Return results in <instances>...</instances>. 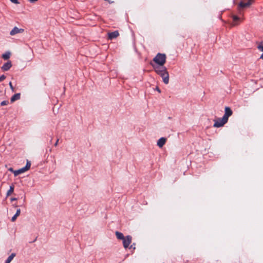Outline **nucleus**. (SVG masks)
Here are the masks:
<instances>
[{
	"instance_id": "obj_1",
	"label": "nucleus",
	"mask_w": 263,
	"mask_h": 263,
	"mask_svg": "<svg viewBox=\"0 0 263 263\" xmlns=\"http://www.w3.org/2000/svg\"><path fill=\"white\" fill-rule=\"evenodd\" d=\"M166 56L164 53H158L153 60L154 65H164L166 62Z\"/></svg>"
},
{
	"instance_id": "obj_2",
	"label": "nucleus",
	"mask_w": 263,
	"mask_h": 263,
	"mask_svg": "<svg viewBox=\"0 0 263 263\" xmlns=\"http://www.w3.org/2000/svg\"><path fill=\"white\" fill-rule=\"evenodd\" d=\"M150 64L153 66L155 72L159 75L164 73L167 70L164 65H154L152 62H150Z\"/></svg>"
},
{
	"instance_id": "obj_3",
	"label": "nucleus",
	"mask_w": 263,
	"mask_h": 263,
	"mask_svg": "<svg viewBox=\"0 0 263 263\" xmlns=\"http://www.w3.org/2000/svg\"><path fill=\"white\" fill-rule=\"evenodd\" d=\"M30 166H31V163L28 161L25 167H24L21 169H19L18 170H16V171H15V172H14V176H16L18 175L19 174L23 173L25 172L28 171L30 168Z\"/></svg>"
},
{
	"instance_id": "obj_4",
	"label": "nucleus",
	"mask_w": 263,
	"mask_h": 263,
	"mask_svg": "<svg viewBox=\"0 0 263 263\" xmlns=\"http://www.w3.org/2000/svg\"><path fill=\"white\" fill-rule=\"evenodd\" d=\"M228 121L227 120H223V117L218 118L217 120L214 121L213 126L215 127H220L223 126Z\"/></svg>"
},
{
	"instance_id": "obj_5",
	"label": "nucleus",
	"mask_w": 263,
	"mask_h": 263,
	"mask_svg": "<svg viewBox=\"0 0 263 263\" xmlns=\"http://www.w3.org/2000/svg\"><path fill=\"white\" fill-rule=\"evenodd\" d=\"M122 240L124 248L125 249H127L132 242V236L128 235L126 236Z\"/></svg>"
},
{
	"instance_id": "obj_6",
	"label": "nucleus",
	"mask_w": 263,
	"mask_h": 263,
	"mask_svg": "<svg viewBox=\"0 0 263 263\" xmlns=\"http://www.w3.org/2000/svg\"><path fill=\"white\" fill-rule=\"evenodd\" d=\"M232 110L229 107H226L224 109V114L223 115V120H227L228 121L229 117H230L232 115Z\"/></svg>"
},
{
	"instance_id": "obj_7",
	"label": "nucleus",
	"mask_w": 263,
	"mask_h": 263,
	"mask_svg": "<svg viewBox=\"0 0 263 263\" xmlns=\"http://www.w3.org/2000/svg\"><path fill=\"white\" fill-rule=\"evenodd\" d=\"M163 79V81L165 84H168L169 82V74L167 70L164 73L160 74Z\"/></svg>"
},
{
	"instance_id": "obj_8",
	"label": "nucleus",
	"mask_w": 263,
	"mask_h": 263,
	"mask_svg": "<svg viewBox=\"0 0 263 263\" xmlns=\"http://www.w3.org/2000/svg\"><path fill=\"white\" fill-rule=\"evenodd\" d=\"M24 30L23 29H19L17 27H14L13 29L10 31V34L11 35H14L17 33L23 32Z\"/></svg>"
},
{
	"instance_id": "obj_9",
	"label": "nucleus",
	"mask_w": 263,
	"mask_h": 263,
	"mask_svg": "<svg viewBox=\"0 0 263 263\" xmlns=\"http://www.w3.org/2000/svg\"><path fill=\"white\" fill-rule=\"evenodd\" d=\"M108 37L110 40H112L117 38L119 35V32L118 31H115L111 32L108 33Z\"/></svg>"
},
{
	"instance_id": "obj_10",
	"label": "nucleus",
	"mask_w": 263,
	"mask_h": 263,
	"mask_svg": "<svg viewBox=\"0 0 263 263\" xmlns=\"http://www.w3.org/2000/svg\"><path fill=\"white\" fill-rule=\"evenodd\" d=\"M12 67V64L11 61H8L7 63L4 64L2 67V69L4 71L8 70Z\"/></svg>"
},
{
	"instance_id": "obj_11",
	"label": "nucleus",
	"mask_w": 263,
	"mask_h": 263,
	"mask_svg": "<svg viewBox=\"0 0 263 263\" xmlns=\"http://www.w3.org/2000/svg\"><path fill=\"white\" fill-rule=\"evenodd\" d=\"M166 138H161L160 139H159L158 141H157V145L159 147H162L165 143L166 142Z\"/></svg>"
},
{
	"instance_id": "obj_12",
	"label": "nucleus",
	"mask_w": 263,
	"mask_h": 263,
	"mask_svg": "<svg viewBox=\"0 0 263 263\" xmlns=\"http://www.w3.org/2000/svg\"><path fill=\"white\" fill-rule=\"evenodd\" d=\"M253 1L252 0H249L247 3L240 2L239 3V6L241 8H244L246 7H248L250 5L252 4Z\"/></svg>"
},
{
	"instance_id": "obj_13",
	"label": "nucleus",
	"mask_w": 263,
	"mask_h": 263,
	"mask_svg": "<svg viewBox=\"0 0 263 263\" xmlns=\"http://www.w3.org/2000/svg\"><path fill=\"white\" fill-rule=\"evenodd\" d=\"M115 234L117 238L119 239L123 240L125 237L122 233L118 231L116 232Z\"/></svg>"
},
{
	"instance_id": "obj_14",
	"label": "nucleus",
	"mask_w": 263,
	"mask_h": 263,
	"mask_svg": "<svg viewBox=\"0 0 263 263\" xmlns=\"http://www.w3.org/2000/svg\"><path fill=\"white\" fill-rule=\"evenodd\" d=\"M20 213H21V210L17 209L15 214L12 217V218L11 219V221L13 222L15 221L16 218L20 215Z\"/></svg>"
},
{
	"instance_id": "obj_15",
	"label": "nucleus",
	"mask_w": 263,
	"mask_h": 263,
	"mask_svg": "<svg viewBox=\"0 0 263 263\" xmlns=\"http://www.w3.org/2000/svg\"><path fill=\"white\" fill-rule=\"evenodd\" d=\"M20 93H16L14 95L12 96V97L11 98V101L14 102L17 100L20 99Z\"/></svg>"
},
{
	"instance_id": "obj_16",
	"label": "nucleus",
	"mask_w": 263,
	"mask_h": 263,
	"mask_svg": "<svg viewBox=\"0 0 263 263\" xmlns=\"http://www.w3.org/2000/svg\"><path fill=\"white\" fill-rule=\"evenodd\" d=\"M15 256V253H12L7 258L6 261V263H10L13 258Z\"/></svg>"
},
{
	"instance_id": "obj_17",
	"label": "nucleus",
	"mask_w": 263,
	"mask_h": 263,
	"mask_svg": "<svg viewBox=\"0 0 263 263\" xmlns=\"http://www.w3.org/2000/svg\"><path fill=\"white\" fill-rule=\"evenodd\" d=\"M232 17H233V19L234 21V23L232 24L233 26H235V25H237V23L236 22L237 21H241V18L237 17L236 15H233L232 16Z\"/></svg>"
},
{
	"instance_id": "obj_18",
	"label": "nucleus",
	"mask_w": 263,
	"mask_h": 263,
	"mask_svg": "<svg viewBox=\"0 0 263 263\" xmlns=\"http://www.w3.org/2000/svg\"><path fill=\"white\" fill-rule=\"evenodd\" d=\"M14 191V186L12 185H11L10 186V189L9 190L7 191V196H9Z\"/></svg>"
},
{
	"instance_id": "obj_19",
	"label": "nucleus",
	"mask_w": 263,
	"mask_h": 263,
	"mask_svg": "<svg viewBox=\"0 0 263 263\" xmlns=\"http://www.w3.org/2000/svg\"><path fill=\"white\" fill-rule=\"evenodd\" d=\"M10 53L9 52H7L2 55V58L4 60H6L10 58Z\"/></svg>"
},
{
	"instance_id": "obj_20",
	"label": "nucleus",
	"mask_w": 263,
	"mask_h": 263,
	"mask_svg": "<svg viewBox=\"0 0 263 263\" xmlns=\"http://www.w3.org/2000/svg\"><path fill=\"white\" fill-rule=\"evenodd\" d=\"M8 104V101H3L1 102V105L2 106H4V105H7Z\"/></svg>"
},
{
	"instance_id": "obj_21",
	"label": "nucleus",
	"mask_w": 263,
	"mask_h": 263,
	"mask_svg": "<svg viewBox=\"0 0 263 263\" xmlns=\"http://www.w3.org/2000/svg\"><path fill=\"white\" fill-rule=\"evenodd\" d=\"M12 3L15 4H19L20 2L18 0H10Z\"/></svg>"
},
{
	"instance_id": "obj_22",
	"label": "nucleus",
	"mask_w": 263,
	"mask_h": 263,
	"mask_svg": "<svg viewBox=\"0 0 263 263\" xmlns=\"http://www.w3.org/2000/svg\"><path fill=\"white\" fill-rule=\"evenodd\" d=\"M6 79V77L4 75H2L0 77V82L3 81Z\"/></svg>"
},
{
	"instance_id": "obj_23",
	"label": "nucleus",
	"mask_w": 263,
	"mask_h": 263,
	"mask_svg": "<svg viewBox=\"0 0 263 263\" xmlns=\"http://www.w3.org/2000/svg\"><path fill=\"white\" fill-rule=\"evenodd\" d=\"M8 170L12 173H14V172H15L14 170H13V169L12 168V167H10L8 169Z\"/></svg>"
},
{
	"instance_id": "obj_24",
	"label": "nucleus",
	"mask_w": 263,
	"mask_h": 263,
	"mask_svg": "<svg viewBox=\"0 0 263 263\" xmlns=\"http://www.w3.org/2000/svg\"><path fill=\"white\" fill-rule=\"evenodd\" d=\"M28 1L31 3H34V2L37 1L38 0H28Z\"/></svg>"
},
{
	"instance_id": "obj_25",
	"label": "nucleus",
	"mask_w": 263,
	"mask_h": 263,
	"mask_svg": "<svg viewBox=\"0 0 263 263\" xmlns=\"http://www.w3.org/2000/svg\"><path fill=\"white\" fill-rule=\"evenodd\" d=\"M156 90H157L159 93H160V92H161V90H160V89H159V87H156Z\"/></svg>"
},
{
	"instance_id": "obj_26",
	"label": "nucleus",
	"mask_w": 263,
	"mask_h": 263,
	"mask_svg": "<svg viewBox=\"0 0 263 263\" xmlns=\"http://www.w3.org/2000/svg\"><path fill=\"white\" fill-rule=\"evenodd\" d=\"M58 142H59V139H58L56 141V142L54 144V146H57L58 145Z\"/></svg>"
},
{
	"instance_id": "obj_27",
	"label": "nucleus",
	"mask_w": 263,
	"mask_h": 263,
	"mask_svg": "<svg viewBox=\"0 0 263 263\" xmlns=\"http://www.w3.org/2000/svg\"><path fill=\"white\" fill-rule=\"evenodd\" d=\"M9 85L10 86V87L13 89V86H12V83L11 82H10L9 83Z\"/></svg>"
},
{
	"instance_id": "obj_28",
	"label": "nucleus",
	"mask_w": 263,
	"mask_h": 263,
	"mask_svg": "<svg viewBox=\"0 0 263 263\" xmlns=\"http://www.w3.org/2000/svg\"><path fill=\"white\" fill-rule=\"evenodd\" d=\"M16 200V198H12V199H11V200H12V201Z\"/></svg>"
}]
</instances>
